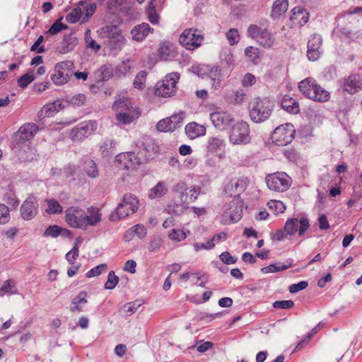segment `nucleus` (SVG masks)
<instances>
[{
	"label": "nucleus",
	"instance_id": "obj_33",
	"mask_svg": "<svg viewBox=\"0 0 362 362\" xmlns=\"http://www.w3.org/2000/svg\"><path fill=\"white\" fill-rule=\"evenodd\" d=\"M62 103L59 100L47 103L42 107L40 110L41 115L43 117H52L62 109Z\"/></svg>",
	"mask_w": 362,
	"mask_h": 362
},
{
	"label": "nucleus",
	"instance_id": "obj_29",
	"mask_svg": "<svg viewBox=\"0 0 362 362\" xmlns=\"http://www.w3.org/2000/svg\"><path fill=\"white\" fill-rule=\"evenodd\" d=\"M281 107L288 113L296 115L300 112L299 103L292 97L285 95L281 100Z\"/></svg>",
	"mask_w": 362,
	"mask_h": 362
},
{
	"label": "nucleus",
	"instance_id": "obj_13",
	"mask_svg": "<svg viewBox=\"0 0 362 362\" xmlns=\"http://www.w3.org/2000/svg\"><path fill=\"white\" fill-rule=\"evenodd\" d=\"M213 125L218 130L223 131L230 127L235 122L233 116L227 111L217 110L210 114Z\"/></svg>",
	"mask_w": 362,
	"mask_h": 362
},
{
	"label": "nucleus",
	"instance_id": "obj_60",
	"mask_svg": "<svg viewBox=\"0 0 362 362\" xmlns=\"http://www.w3.org/2000/svg\"><path fill=\"white\" fill-rule=\"evenodd\" d=\"M106 269H107V264H99V265L93 267L90 270H89L86 274V276L87 278H92V277H94V276H99L103 272H105Z\"/></svg>",
	"mask_w": 362,
	"mask_h": 362
},
{
	"label": "nucleus",
	"instance_id": "obj_4",
	"mask_svg": "<svg viewBox=\"0 0 362 362\" xmlns=\"http://www.w3.org/2000/svg\"><path fill=\"white\" fill-rule=\"evenodd\" d=\"M139 202L136 197L132 194L124 195L122 202L119 203L114 212L110 216L112 221H117L126 218L138 209Z\"/></svg>",
	"mask_w": 362,
	"mask_h": 362
},
{
	"label": "nucleus",
	"instance_id": "obj_28",
	"mask_svg": "<svg viewBox=\"0 0 362 362\" xmlns=\"http://www.w3.org/2000/svg\"><path fill=\"white\" fill-rule=\"evenodd\" d=\"M81 168L83 171L91 178H96L99 176V170L96 163L88 157H83L81 159Z\"/></svg>",
	"mask_w": 362,
	"mask_h": 362
},
{
	"label": "nucleus",
	"instance_id": "obj_63",
	"mask_svg": "<svg viewBox=\"0 0 362 362\" xmlns=\"http://www.w3.org/2000/svg\"><path fill=\"white\" fill-rule=\"evenodd\" d=\"M201 189L200 187L193 186L189 191V196L186 195L184 202H193L197 200L201 193Z\"/></svg>",
	"mask_w": 362,
	"mask_h": 362
},
{
	"label": "nucleus",
	"instance_id": "obj_46",
	"mask_svg": "<svg viewBox=\"0 0 362 362\" xmlns=\"http://www.w3.org/2000/svg\"><path fill=\"white\" fill-rule=\"evenodd\" d=\"M291 264L286 265L282 264L280 262L276 264H271L267 267H262L261 272L264 274L278 272L281 271L286 270L290 268Z\"/></svg>",
	"mask_w": 362,
	"mask_h": 362
},
{
	"label": "nucleus",
	"instance_id": "obj_27",
	"mask_svg": "<svg viewBox=\"0 0 362 362\" xmlns=\"http://www.w3.org/2000/svg\"><path fill=\"white\" fill-rule=\"evenodd\" d=\"M153 32V29L151 28L148 23H142L136 25L132 30L131 33L134 40L140 42L144 40L150 33Z\"/></svg>",
	"mask_w": 362,
	"mask_h": 362
},
{
	"label": "nucleus",
	"instance_id": "obj_53",
	"mask_svg": "<svg viewBox=\"0 0 362 362\" xmlns=\"http://www.w3.org/2000/svg\"><path fill=\"white\" fill-rule=\"evenodd\" d=\"M86 101V96L83 93L76 94L67 100V102L69 103V105L74 107H80L84 105Z\"/></svg>",
	"mask_w": 362,
	"mask_h": 362
},
{
	"label": "nucleus",
	"instance_id": "obj_34",
	"mask_svg": "<svg viewBox=\"0 0 362 362\" xmlns=\"http://www.w3.org/2000/svg\"><path fill=\"white\" fill-rule=\"evenodd\" d=\"M288 8V0H276L272 6L271 17L273 19L279 18L286 12Z\"/></svg>",
	"mask_w": 362,
	"mask_h": 362
},
{
	"label": "nucleus",
	"instance_id": "obj_51",
	"mask_svg": "<svg viewBox=\"0 0 362 362\" xmlns=\"http://www.w3.org/2000/svg\"><path fill=\"white\" fill-rule=\"evenodd\" d=\"M63 231V228L59 227L57 225L49 226L47 227L43 235L45 237H52V238H57L59 235L62 234Z\"/></svg>",
	"mask_w": 362,
	"mask_h": 362
},
{
	"label": "nucleus",
	"instance_id": "obj_59",
	"mask_svg": "<svg viewBox=\"0 0 362 362\" xmlns=\"http://www.w3.org/2000/svg\"><path fill=\"white\" fill-rule=\"evenodd\" d=\"M81 14V9L80 8H76L66 15V20L70 23H75L80 20Z\"/></svg>",
	"mask_w": 362,
	"mask_h": 362
},
{
	"label": "nucleus",
	"instance_id": "obj_57",
	"mask_svg": "<svg viewBox=\"0 0 362 362\" xmlns=\"http://www.w3.org/2000/svg\"><path fill=\"white\" fill-rule=\"evenodd\" d=\"M85 224H86V229L89 226H95L98 223H99L101 221V214L99 213H95L94 214L91 215H86L85 213Z\"/></svg>",
	"mask_w": 362,
	"mask_h": 362
},
{
	"label": "nucleus",
	"instance_id": "obj_32",
	"mask_svg": "<svg viewBox=\"0 0 362 362\" xmlns=\"http://www.w3.org/2000/svg\"><path fill=\"white\" fill-rule=\"evenodd\" d=\"M134 60L127 58L122 61L115 69V74L118 77H124L131 72L134 66Z\"/></svg>",
	"mask_w": 362,
	"mask_h": 362
},
{
	"label": "nucleus",
	"instance_id": "obj_40",
	"mask_svg": "<svg viewBox=\"0 0 362 362\" xmlns=\"http://www.w3.org/2000/svg\"><path fill=\"white\" fill-rule=\"evenodd\" d=\"M168 192L166 185L163 182H159L150 190L149 197L151 199H156L164 196Z\"/></svg>",
	"mask_w": 362,
	"mask_h": 362
},
{
	"label": "nucleus",
	"instance_id": "obj_36",
	"mask_svg": "<svg viewBox=\"0 0 362 362\" xmlns=\"http://www.w3.org/2000/svg\"><path fill=\"white\" fill-rule=\"evenodd\" d=\"M315 79L308 77L298 83L299 90L303 95L310 99L314 90Z\"/></svg>",
	"mask_w": 362,
	"mask_h": 362
},
{
	"label": "nucleus",
	"instance_id": "obj_3",
	"mask_svg": "<svg viewBox=\"0 0 362 362\" xmlns=\"http://www.w3.org/2000/svg\"><path fill=\"white\" fill-rule=\"evenodd\" d=\"M149 157L147 156L146 148H144L136 153L132 151L120 153L116 156V160L124 169L136 170L138 166L147 162Z\"/></svg>",
	"mask_w": 362,
	"mask_h": 362
},
{
	"label": "nucleus",
	"instance_id": "obj_30",
	"mask_svg": "<svg viewBox=\"0 0 362 362\" xmlns=\"http://www.w3.org/2000/svg\"><path fill=\"white\" fill-rule=\"evenodd\" d=\"M16 151L18 148V156L21 161H32L36 158L35 151L28 144L21 145L15 147Z\"/></svg>",
	"mask_w": 362,
	"mask_h": 362
},
{
	"label": "nucleus",
	"instance_id": "obj_62",
	"mask_svg": "<svg viewBox=\"0 0 362 362\" xmlns=\"http://www.w3.org/2000/svg\"><path fill=\"white\" fill-rule=\"evenodd\" d=\"M273 307L276 309L288 310L294 306V302L292 300H276L273 303Z\"/></svg>",
	"mask_w": 362,
	"mask_h": 362
},
{
	"label": "nucleus",
	"instance_id": "obj_17",
	"mask_svg": "<svg viewBox=\"0 0 362 362\" xmlns=\"http://www.w3.org/2000/svg\"><path fill=\"white\" fill-rule=\"evenodd\" d=\"M38 202L33 194H30L22 203L20 213L22 218L25 221L33 219L38 213Z\"/></svg>",
	"mask_w": 362,
	"mask_h": 362
},
{
	"label": "nucleus",
	"instance_id": "obj_42",
	"mask_svg": "<svg viewBox=\"0 0 362 362\" xmlns=\"http://www.w3.org/2000/svg\"><path fill=\"white\" fill-rule=\"evenodd\" d=\"M158 54L161 60L167 61L175 57L171 46L166 44H161L158 50Z\"/></svg>",
	"mask_w": 362,
	"mask_h": 362
},
{
	"label": "nucleus",
	"instance_id": "obj_15",
	"mask_svg": "<svg viewBox=\"0 0 362 362\" xmlns=\"http://www.w3.org/2000/svg\"><path fill=\"white\" fill-rule=\"evenodd\" d=\"M309 227L310 223L307 218H293L286 221L284 228L286 235H293L298 232L299 236H303Z\"/></svg>",
	"mask_w": 362,
	"mask_h": 362
},
{
	"label": "nucleus",
	"instance_id": "obj_50",
	"mask_svg": "<svg viewBox=\"0 0 362 362\" xmlns=\"http://www.w3.org/2000/svg\"><path fill=\"white\" fill-rule=\"evenodd\" d=\"M170 122L171 121L168 117L160 120L156 124V129L161 132H173L175 126H173Z\"/></svg>",
	"mask_w": 362,
	"mask_h": 362
},
{
	"label": "nucleus",
	"instance_id": "obj_6",
	"mask_svg": "<svg viewBox=\"0 0 362 362\" xmlns=\"http://www.w3.org/2000/svg\"><path fill=\"white\" fill-rule=\"evenodd\" d=\"M192 71L202 78L207 76L211 81V86L218 89L222 81L221 69L219 66L198 65L192 66Z\"/></svg>",
	"mask_w": 362,
	"mask_h": 362
},
{
	"label": "nucleus",
	"instance_id": "obj_56",
	"mask_svg": "<svg viewBox=\"0 0 362 362\" xmlns=\"http://www.w3.org/2000/svg\"><path fill=\"white\" fill-rule=\"evenodd\" d=\"M170 240L176 242H180L187 238L186 233L181 229H173L168 234Z\"/></svg>",
	"mask_w": 362,
	"mask_h": 362
},
{
	"label": "nucleus",
	"instance_id": "obj_5",
	"mask_svg": "<svg viewBox=\"0 0 362 362\" xmlns=\"http://www.w3.org/2000/svg\"><path fill=\"white\" fill-rule=\"evenodd\" d=\"M74 64L71 61H62L57 63L50 74L52 81L57 86H62L69 81L74 74Z\"/></svg>",
	"mask_w": 362,
	"mask_h": 362
},
{
	"label": "nucleus",
	"instance_id": "obj_20",
	"mask_svg": "<svg viewBox=\"0 0 362 362\" xmlns=\"http://www.w3.org/2000/svg\"><path fill=\"white\" fill-rule=\"evenodd\" d=\"M243 201L240 198H234L224 211V216L228 217L232 222H238L242 218Z\"/></svg>",
	"mask_w": 362,
	"mask_h": 362
},
{
	"label": "nucleus",
	"instance_id": "obj_22",
	"mask_svg": "<svg viewBox=\"0 0 362 362\" xmlns=\"http://www.w3.org/2000/svg\"><path fill=\"white\" fill-rule=\"evenodd\" d=\"M362 12V7H356L354 10H349L348 11H346L344 15H342L341 17L339 18V23H338V29L339 32L344 35V36L347 37L348 38L354 40V39H356L358 36V33L353 32L351 29L342 26L340 23H344L346 20V15H352V14H356Z\"/></svg>",
	"mask_w": 362,
	"mask_h": 362
},
{
	"label": "nucleus",
	"instance_id": "obj_48",
	"mask_svg": "<svg viewBox=\"0 0 362 362\" xmlns=\"http://www.w3.org/2000/svg\"><path fill=\"white\" fill-rule=\"evenodd\" d=\"M62 18L57 19L46 32V34L50 35H54L61 32L62 30H65L68 28L66 24H63L62 21Z\"/></svg>",
	"mask_w": 362,
	"mask_h": 362
},
{
	"label": "nucleus",
	"instance_id": "obj_14",
	"mask_svg": "<svg viewBox=\"0 0 362 362\" xmlns=\"http://www.w3.org/2000/svg\"><path fill=\"white\" fill-rule=\"evenodd\" d=\"M338 83L344 92L354 95L362 90V76L358 74H351L339 80Z\"/></svg>",
	"mask_w": 362,
	"mask_h": 362
},
{
	"label": "nucleus",
	"instance_id": "obj_41",
	"mask_svg": "<svg viewBox=\"0 0 362 362\" xmlns=\"http://www.w3.org/2000/svg\"><path fill=\"white\" fill-rule=\"evenodd\" d=\"M115 141L112 139H107L100 146V150L103 157H107L115 153Z\"/></svg>",
	"mask_w": 362,
	"mask_h": 362
},
{
	"label": "nucleus",
	"instance_id": "obj_25",
	"mask_svg": "<svg viewBox=\"0 0 362 362\" xmlns=\"http://www.w3.org/2000/svg\"><path fill=\"white\" fill-rule=\"evenodd\" d=\"M309 13L305 8L296 6L291 10V21L295 25L303 26L308 21Z\"/></svg>",
	"mask_w": 362,
	"mask_h": 362
},
{
	"label": "nucleus",
	"instance_id": "obj_45",
	"mask_svg": "<svg viewBox=\"0 0 362 362\" xmlns=\"http://www.w3.org/2000/svg\"><path fill=\"white\" fill-rule=\"evenodd\" d=\"M147 74V71L143 70L139 71L136 75L134 80L133 81V86L134 88L138 90H143L145 88Z\"/></svg>",
	"mask_w": 362,
	"mask_h": 362
},
{
	"label": "nucleus",
	"instance_id": "obj_16",
	"mask_svg": "<svg viewBox=\"0 0 362 362\" xmlns=\"http://www.w3.org/2000/svg\"><path fill=\"white\" fill-rule=\"evenodd\" d=\"M85 211L78 207H69L66 211V222L72 228L86 229Z\"/></svg>",
	"mask_w": 362,
	"mask_h": 362
},
{
	"label": "nucleus",
	"instance_id": "obj_58",
	"mask_svg": "<svg viewBox=\"0 0 362 362\" xmlns=\"http://www.w3.org/2000/svg\"><path fill=\"white\" fill-rule=\"evenodd\" d=\"M35 77L30 73H26L18 79V85L21 88H26L28 84L35 80Z\"/></svg>",
	"mask_w": 362,
	"mask_h": 362
},
{
	"label": "nucleus",
	"instance_id": "obj_52",
	"mask_svg": "<svg viewBox=\"0 0 362 362\" xmlns=\"http://www.w3.org/2000/svg\"><path fill=\"white\" fill-rule=\"evenodd\" d=\"M245 54L250 61L257 64L259 57V49L255 47H248L245 50Z\"/></svg>",
	"mask_w": 362,
	"mask_h": 362
},
{
	"label": "nucleus",
	"instance_id": "obj_54",
	"mask_svg": "<svg viewBox=\"0 0 362 362\" xmlns=\"http://www.w3.org/2000/svg\"><path fill=\"white\" fill-rule=\"evenodd\" d=\"M97 72L100 74L101 81H107L113 76L112 69L110 65L102 66Z\"/></svg>",
	"mask_w": 362,
	"mask_h": 362
},
{
	"label": "nucleus",
	"instance_id": "obj_38",
	"mask_svg": "<svg viewBox=\"0 0 362 362\" xmlns=\"http://www.w3.org/2000/svg\"><path fill=\"white\" fill-rule=\"evenodd\" d=\"M101 34L107 40L120 38L122 36L121 30L117 25H107L101 29Z\"/></svg>",
	"mask_w": 362,
	"mask_h": 362
},
{
	"label": "nucleus",
	"instance_id": "obj_18",
	"mask_svg": "<svg viewBox=\"0 0 362 362\" xmlns=\"http://www.w3.org/2000/svg\"><path fill=\"white\" fill-rule=\"evenodd\" d=\"M38 127L34 123H26L21 126L15 134V141L18 146L25 144L32 139L38 132Z\"/></svg>",
	"mask_w": 362,
	"mask_h": 362
},
{
	"label": "nucleus",
	"instance_id": "obj_64",
	"mask_svg": "<svg viewBox=\"0 0 362 362\" xmlns=\"http://www.w3.org/2000/svg\"><path fill=\"white\" fill-rule=\"evenodd\" d=\"M226 37L229 42V44L233 45L239 41V33L238 30L235 28H230L226 33Z\"/></svg>",
	"mask_w": 362,
	"mask_h": 362
},
{
	"label": "nucleus",
	"instance_id": "obj_9",
	"mask_svg": "<svg viewBox=\"0 0 362 362\" xmlns=\"http://www.w3.org/2000/svg\"><path fill=\"white\" fill-rule=\"evenodd\" d=\"M295 129L291 124H286L277 127L272 134L273 142L280 146H286L290 144L295 136Z\"/></svg>",
	"mask_w": 362,
	"mask_h": 362
},
{
	"label": "nucleus",
	"instance_id": "obj_24",
	"mask_svg": "<svg viewBox=\"0 0 362 362\" xmlns=\"http://www.w3.org/2000/svg\"><path fill=\"white\" fill-rule=\"evenodd\" d=\"M362 12V7H356L354 10H349L348 11H346L344 15H342L341 17L339 18V23H338V29L339 32L344 35V36L347 37L348 38L354 40V39H356L358 36V33L353 32L351 29L342 26L340 23H344L346 20V15H352V14H356Z\"/></svg>",
	"mask_w": 362,
	"mask_h": 362
},
{
	"label": "nucleus",
	"instance_id": "obj_10",
	"mask_svg": "<svg viewBox=\"0 0 362 362\" xmlns=\"http://www.w3.org/2000/svg\"><path fill=\"white\" fill-rule=\"evenodd\" d=\"M268 188L276 192H285L291 186V181L285 173L277 172L270 174L266 177Z\"/></svg>",
	"mask_w": 362,
	"mask_h": 362
},
{
	"label": "nucleus",
	"instance_id": "obj_44",
	"mask_svg": "<svg viewBox=\"0 0 362 362\" xmlns=\"http://www.w3.org/2000/svg\"><path fill=\"white\" fill-rule=\"evenodd\" d=\"M146 13L148 16V21L153 25H157L159 23L160 16L158 14L156 6L153 4V1H151L146 8Z\"/></svg>",
	"mask_w": 362,
	"mask_h": 362
},
{
	"label": "nucleus",
	"instance_id": "obj_26",
	"mask_svg": "<svg viewBox=\"0 0 362 362\" xmlns=\"http://www.w3.org/2000/svg\"><path fill=\"white\" fill-rule=\"evenodd\" d=\"M78 44L77 37L72 33L64 35L63 40L57 47V50L61 54L71 52Z\"/></svg>",
	"mask_w": 362,
	"mask_h": 362
},
{
	"label": "nucleus",
	"instance_id": "obj_19",
	"mask_svg": "<svg viewBox=\"0 0 362 362\" xmlns=\"http://www.w3.org/2000/svg\"><path fill=\"white\" fill-rule=\"evenodd\" d=\"M322 38L320 35L314 34L309 39L307 45V57L310 61L317 60L322 53Z\"/></svg>",
	"mask_w": 362,
	"mask_h": 362
},
{
	"label": "nucleus",
	"instance_id": "obj_8",
	"mask_svg": "<svg viewBox=\"0 0 362 362\" xmlns=\"http://www.w3.org/2000/svg\"><path fill=\"white\" fill-rule=\"evenodd\" d=\"M230 131L229 141L233 144H247L250 141V127L245 121L233 124Z\"/></svg>",
	"mask_w": 362,
	"mask_h": 362
},
{
	"label": "nucleus",
	"instance_id": "obj_49",
	"mask_svg": "<svg viewBox=\"0 0 362 362\" xmlns=\"http://www.w3.org/2000/svg\"><path fill=\"white\" fill-rule=\"evenodd\" d=\"M224 144L223 139L218 137H210L208 139L207 149L209 151H215L220 149Z\"/></svg>",
	"mask_w": 362,
	"mask_h": 362
},
{
	"label": "nucleus",
	"instance_id": "obj_47",
	"mask_svg": "<svg viewBox=\"0 0 362 362\" xmlns=\"http://www.w3.org/2000/svg\"><path fill=\"white\" fill-rule=\"evenodd\" d=\"M124 44V37L123 36L120 38H114L111 40H106L105 45L110 50H119L122 49Z\"/></svg>",
	"mask_w": 362,
	"mask_h": 362
},
{
	"label": "nucleus",
	"instance_id": "obj_37",
	"mask_svg": "<svg viewBox=\"0 0 362 362\" xmlns=\"http://www.w3.org/2000/svg\"><path fill=\"white\" fill-rule=\"evenodd\" d=\"M86 297L87 293L86 291H80L71 301L73 306L71 308V311L73 313L81 312L83 310L82 305H85L88 302Z\"/></svg>",
	"mask_w": 362,
	"mask_h": 362
},
{
	"label": "nucleus",
	"instance_id": "obj_39",
	"mask_svg": "<svg viewBox=\"0 0 362 362\" xmlns=\"http://www.w3.org/2000/svg\"><path fill=\"white\" fill-rule=\"evenodd\" d=\"M256 40L265 48H270L274 43V38L266 28L263 29V31Z\"/></svg>",
	"mask_w": 362,
	"mask_h": 362
},
{
	"label": "nucleus",
	"instance_id": "obj_23",
	"mask_svg": "<svg viewBox=\"0 0 362 362\" xmlns=\"http://www.w3.org/2000/svg\"><path fill=\"white\" fill-rule=\"evenodd\" d=\"M362 12V7H356L354 10H349L348 11H346L344 15H342L341 17L339 18V23H338V29L339 32L344 35V36L347 37L348 38L354 40V39H356L358 36V33L353 32L351 29L342 26L340 23H344L346 20V15H352V14H356Z\"/></svg>",
	"mask_w": 362,
	"mask_h": 362
},
{
	"label": "nucleus",
	"instance_id": "obj_11",
	"mask_svg": "<svg viewBox=\"0 0 362 362\" xmlns=\"http://www.w3.org/2000/svg\"><path fill=\"white\" fill-rule=\"evenodd\" d=\"M204 40V36L197 30L186 29L179 37L180 44L187 49L193 50L199 47Z\"/></svg>",
	"mask_w": 362,
	"mask_h": 362
},
{
	"label": "nucleus",
	"instance_id": "obj_31",
	"mask_svg": "<svg viewBox=\"0 0 362 362\" xmlns=\"http://www.w3.org/2000/svg\"><path fill=\"white\" fill-rule=\"evenodd\" d=\"M185 129L187 136L190 139H195L206 134L205 127L196 122L187 124Z\"/></svg>",
	"mask_w": 362,
	"mask_h": 362
},
{
	"label": "nucleus",
	"instance_id": "obj_55",
	"mask_svg": "<svg viewBox=\"0 0 362 362\" xmlns=\"http://www.w3.org/2000/svg\"><path fill=\"white\" fill-rule=\"evenodd\" d=\"M119 282V277L115 275L114 271H110L107 276V280L105 284V288L108 290H112L115 288Z\"/></svg>",
	"mask_w": 362,
	"mask_h": 362
},
{
	"label": "nucleus",
	"instance_id": "obj_35",
	"mask_svg": "<svg viewBox=\"0 0 362 362\" xmlns=\"http://www.w3.org/2000/svg\"><path fill=\"white\" fill-rule=\"evenodd\" d=\"M314 88L310 99L320 103L327 102L329 100V93L318 85L315 81Z\"/></svg>",
	"mask_w": 362,
	"mask_h": 362
},
{
	"label": "nucleus",
	"instance_id": "obj_12",
	"mask_svg": "<svg viewBox=\"0 0 362 362\" xmlns=\"http://www.w3.org/2000/svg\"><path fill=\"white\" fill-rule=\"evenodd\" d=\"M96 127L95 122L93 121L81 122L71 129L69 136L74 142L81 141L91 135L96 129Z\"/></svg>",
	"mask_w": 362,
	"mask_h": 362
},
{
	"label": "nucleus",
	"instance_id": "obj_7",
	"mask_svg": "<svg viewBox=\"0 0 362 362\" xmlns=\"http://www.w3.org/2000/svg\"><path fill=\"white\" fill-rule=\"evenodd\" d=\"M179 77L178 73H171L162 81L157 82L154 87L155 95L163 98L172 95L175 91V86Z\"/></svg>",
	"mask_w": 362,
	"mask_h": 362
},
{
	"label": "nucleus",
	"instance_id": "obj_21",
	"mask_svg": "<svg viewBox=\"0 0 362 362\" xmlns=\"http://www.w3.org/2000/svg\"><path fill=\"white\" fill-rule=\"evenodd\" d=\"M249 182L250 180L246 177H240L232 180L228 185V189L230 196L234 198H240V195L245 192Z\"/></svg>",
	"mask_w": 362,
	"mask_h": 362
},
{
	"label": "nucleus",
	"instance_id": "obj_2",
	"mask_svg": "<svg viewBox=\"0 0 362 362\" xmlns=\"http://www.w3.org/2000/svg\"><path fill=\"white\" fill-rule=\"evenodd\" d=\"M112 108L116 112L117 121L122 124H129L141 115L138 107H134L129 98L116 100Z\"/></svg>",
	"mask_w": 362,
	"mask_h": 362
},
{
	"label": "nucleus",
	"instance_id": "obj_43",
	"mask_svg": "<svg viewBox=\"0 0 362 362\" xmlns=\"http://www.w3.org/2000/svg\"><path fill=\"white\" fill-rule=\"evenodd\" d=\"M47 208L45 209L48 214H59L62 212L63 208L61 204L55 199H46Z\"/></svg>",
	"mask_w": 362,
	"mask_h": 362
},
{
	"label": "nucleus",
	"instance_id": "obj_1",
	"mask_svg": "<svg viewBox=\"0 0 362 362\" xmlns=\"http://www.w3.org/2000/svg\"><path fill=\"white\" fill-rule=\"evenodd\" d=\"M274 109V104L267 97H255L248 104L250 119L255 124L268 120Z\"/></svg>",
	"mask_w": 362,
	"mask_h": 362
},
{
	"label": "nucleus",
	"instance_id": "obj_61",
	"mask_svg": "<svg viewBox=\"0 0 362 362\" xmlns=\"http://www.w3.org/2000/svg\"><path fill=\"white\" fill-rule=\"evenodd\" d=\"M10 220V213L8 207L0 203V224L7 223Z\"/></svg>",
	"mask_w": 362,
	"mask_h": 362
}]
</instances>
